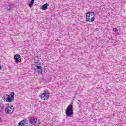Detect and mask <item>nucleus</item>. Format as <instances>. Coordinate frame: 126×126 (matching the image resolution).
Instances as JSON below:
<instances>
[{
    "instance_id": "1",
    "label": "nucleus",
    "mask_w": 126,
    "mask_h": 126,
    "mask_svg": "<svg viewBox=\"0 0 126 126\" xmlns=\"http://www.w3.org/2000/svg\"><path fill=\"white\" fill-rule=\"evenodd\" d=\"M86 21L93 22L95 20V14L93 12H88L86 15Z\"/></svg>"
},
{
    "instance_id": "2",
    "label": "nucleus",
    "mask_w": 126,
    "mask_h": 126,
    "mask_svg": "<svg viewBox=\"0 0 126 126\" xmlns=\"http://www.w3.org/2000/svg\"><path fill=\"white\" fill-rule=\"evenodd\" d=\"M29 122L30 124L34 125L35 126H39V125H41V121H40L39 119H37V118L34 117H31L29 120Z\"/></svg>"
},
{
    "instance_id": "3",
    "label": "nucleus",
    "mask_w": 126,
    "mask_h": 126,
    "mask_svg": "<svg viewBox=\"0 0 126 126\" xmlns=\"http://www.w3.org/2000/svg\"><path fill=\"white\" fill-rule=\"evenodd\" d=\"M3 100L5 102L11 103V102H12V101L14 100V92H11L9 95H7V97H3Z\"/></svg>"
},
{
    "instance_id": "4",
    "label": "nucleus",
    "mask_w": 126,
    "mask_h": 126,
    "mask_svg": "<svg viewBox=\"0 0 126 126\" xmlns=\"http://www.w3.org/2000/svg\"><path fill=\"white\" fill-rule=\"evenodd\" d=\"M49 97H50L49 91H44V93L40 95V99L45 101L46 100H48V99H49Z\"/></svg>"
},
{
    "instance_id": "5",
    "label": "nucleus",
    "mask_w": 126,
    "mask_h": 126,
    "mask_svg": "<svg viewBox=\"0 0 126 126\" xmlns=\"http://www.w3.org/2000/svg\"><path fill=\"white\" fill-rule=\"evenodd\" d=\"M27 124H28V121L27 119H24L18 123V126H27Z\"/></svg>"
},
{
    "instance_id": "6",
    "label": "nucleus",
    "mask_w": 126,
    "mask_h": 126,
    "mask_svg": "<svg viewBox=\"0 0 126 126\" xmlns=\"http://www.w3.org/2000/svg\"><path fill=\"white\" fill-rule=\"evenodd\" d=\"M14 59L16 63H19V59H20V55L16 54L14 56Z\"/></svg>"
},
{
    "instance_id": "7",
    "label": "nucleus",
    "mask_w": 126,
    "mask_h": 126,
    "mask_svg": "<svg viewBox=\"0 0 126 126\" xmlns=\"http://www.w3.org/2000/svg\"><path fill=\"white\" fill-rule=\"evenodd\" d=\"M66 115L67 117H72L73 116V111H66Z\"/></svg>"
},
{
    "instance_id": "8",
    "label": "nucleus",
    "mask_w": 126,
    "mask_h": 126,
    "mask_svg": "<svg viewBox=\"0 0 126 126\" xmlns=\"http://www.w3.org/2000/svg\"><path fill=\"white\" fill-rule=\"evenodd\" d=\"M13 109V105H8L7 108L5 109V111H12Z\"/></svg>"
},
{
    "instance_id": "9",
    "label": "nucleus",
    "mask_w": 126,
    "mask_h": 126,
    "mask_svg": "<svg viewBox=\"0 0 126 126\" xmlns=\"http://www.w3.org/2000/svg\"><path fill=\"white\" fill-rule=\"evenodd\" d=\"M48 6H49V4H48V3H46L44 5H42L41 8L42 10H47V9H48Z\"/></svg>"
},
{
    "instance_id": "10",
    "label": "nucleus",
    "mask_w": 126,
    "mask_h": 126,
    "mask_svg": "<svg viewBox=\"0 0 126 126\" xmlns=\"http://www.w3.org/2000/svg\"><path fill=\"white\" fill-rule=\"evenodd\" d=\"M72 105H69L66 108V111H73Z\"/></svg>"
},
{
    "instance_id": "11",
    "label": "nucleus",
    "mask_w": 126,
    "mask_h": 126,
    "mask_svg": "<svg viewBox=\"0 0 126 126\" xmlns=\"http://www.w3.org/2000/svg\"><path fill=\"white\" fill-rule=\"evenodd\" d=\"M36 68H37V69H39L38 72H39V73H42V70L43 69V68L42 67V66L37 65L36 66Z\"/></svg>"
},
{
    "instance_id": "12",
    "label": "nucleus",
    "mask_w": 126,
    "mask_h": 126,
    "mask_svg": "<svg viewBox=\"0 0 126 126\" xmlns=\"http://www.w3.org/2000/svg\"><path fill=\"white\" fill-rule=\"evenodd\" d=\"M34 1H35V0H31V2L29 4V6H32V5L34 4Z\"/></svg>"
},
{
    "instance_id": "13",
    "label": "nucleus",
    "mask_w": 126,
    "mask_h": 126,
    "mask_svg": "<svg viewBox=\"0 0 126 126\" xmlns=\"http://www.w3.org/2000/svg\"><path fill=\"white\" fill-rule=\"evenodd\" d=\"M3 104H1V102H0V110H2L3 109Z\"/></svg>"
},
{
    "instance_id": "14",
    "label": "nucleus",
    "mask_w": 126,
    "mask_h": 126,
    "mask_svg": "<svg viewBox=\"0 0 126 126\" xmlns=\"http://www.w3.org/2000/svg\"><path fill=\"white\" fill-rule=\"evenodd\" d=\"M6 114L8 115H10V114H12L13 113V111H6Z\"/></svg>"
},
{
    "instance_id": "15",
    "label": "nucleus",
    "mask_w": 126,
    "mask_h": 126,
    "mask_svg": "<svg viewBox=\"0 0 126 126\" xmlns=\"http://www.w3.org/2000/svg\"><path fill=\"white\" fill-rule=\"evenodd\" d=\"M7 10L8 11H10V9H11V6H8L7 8H6Z\"/></svg>"
},
{
    "instance_id": "16",
    "label": "nucleus",
    "mask_w": 126,
    "mask_h": 126,
    "mask_svg": "<svg viewBox=\"0 0 126 126\" xmlns=\"http://www.w3.org/2000/svg\"><path fill=\"white\" fill-rule=\"evenodd\" d=\"M113 31H114V32H116L117 31H118V29L117 28H113Z\"/></svg>"
},
{
    "instance_id": "17",
    "label": "nucleus",
    "mask_w": 126,
    "mask_h": 126,
    "mask_svg": "<svg viewBox=\"0 0 126 126\" xmlns=\"http://www.w3.org/2000/svg\"><path fill=\"white\" fill-rule=\"evenodd\" d=\"M0 69L1 70L2 68H1V66L0 65Z\"/></svg>"
},
{
    "instance_id": "18",
    "label": "nucleus",
    "mask_w": 126,
    "mask_h": 126,
    "mask_svg": "<svg viewBox=\"0 0 126 126\" xmlns=\"http://www.w3.org/2000/svg\"><path fill=\"white\" fill-rule=\"evenodd\" d=\"M1 122V117H0V122Z\"/></svg>"
}]
</instances>
